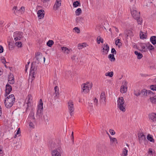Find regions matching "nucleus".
<instances>
[{
  "instance_id": "f257e3e1",
  "label": "nucleus",
  "mask_w": 156,
  "mask_h": 156,
  "mask_svg": "<svg viewBox=\"0 0 156 156\" xmlns=\"http://www.w3.org/2000/svg\"><path fill=\"white\" fill-rule=\"evenodd\" d=\"M15 101V98L13 94L8 96L5 100L4 104L6 107L10 108L13 105Z\"/></svg>"
},
{
  "instance_id": "f03ea898",
  "label": "nucleus",
  "mask_w": 156,
  "mask_h": 156,
  "mask_svg": "<svg viewBox=\"0 0 156 156\" xmlns=\"http://www.w3.org/2000/svg\"><path fill=\"white\" fill-rule=\"evenodd\" d=\"M117 107L119 110L124 112L126 111V104L123 97L118 98L117 101Z\"/></svg>"
},
{
  "instance_id": "7ed1b4c3",
  "label": "nucleus",
  "mask_w": 156,
  "mask_h": 156,
  "mask_svg": "<svg viewBox=\"0 0 156 156\" xmlns=\"http://www.w3.org/2000/svg\"><path fill=\"white\" fill-rule=\"evenodd\" d=\"M43 103L41 99L40 100V104L38 105V109L36 115V117L37 119H39L42 116L43 114Z\"/></svg>"
},
{
  "instance_id": "20e7f679",
  "label": "nucleus",
  "mask_w": 156,
  "mask_h": 156,
  "mask_svg": "<svg viewBox=\"0 0 156 156\" xmlns=\"http://www.w3.org/2000/svg\"><path fill=\"white\" fill-rule=\"evenodd\" d=\"M23 33L22 32L16 31L14 32L13 34L14 40L15 41L20 40L23 37Z\"/></svg>"
},
{
  "instance_id": "39448f33",
  "label": "nucleus",
  "mask_w": 156,
  "mask_h": 156,
  "mask_svg": "<svg viewBox=\"0 0 156 156\" xmlns=\"http://www.w3.org/2000/svg\"><path fill=\"white\" fill-rule=\"evenodd\" d=\"M138 140L139 143L141 144L144 143L145 144L147 142L145 136L143 133H140L138 134Z\"/></svg>"
},
{
  "instance_id": "423d86ee",
  "label": "nucleus",
  "mask_w": 156,
  "mask_h": 156,
  "mask_svg": "<svg viewBox=\"0 0 156 156\" xmlns=\"http://www.w3.org/2000/svg\"><path fill=\"white\" fill-rule=\"evenodd\" d=\"M67 105L69 112L70 115H72L75 109L74 103L72 101L70 100L68 102Z\"/></svg>"
},
{
  "instance_id": "0eeeda50",
  "label": "nucleus",
  "mask_w": 156,
  "mask_h": 156,
  "mask_svg": "<svg viewBox=\"0 0 156 156\" xmlns=\"http://www.w3.org/2000/svg\"><path fill=\"white\" fill-rule=\"evenodd\" d=\"M100 102L102 104L105 105L106 103V97L104 92H102L101 94Z\"/></svg>"
},
{
  "instance_id": "6e6552de",
  "label": "nucleus",
  "mask_w": 156,
  "mask_h": 156,
  "mask_svg": "<svg viewBox=\"0 0 156 156\" xmlns=\"http://www.w3.org/2000/svg\"><path fill=\"white\" fill-rule=\"evenodd\" d=\"M62 149L61 148H58L53 150L52 151V156H61Z\"/></svg>"
},
{
  "instance_id": "1a4fd4ad",
  "label": "nucleus",
  "mask_w": 156,
  "mask_h": 156,
  "mask_svg": "<svg viewBox=\"0 0 156 156\" xmlns=\"http://www.w3.org/2000/svg\"><path fill=\"white\" fill-rule=\"evenodd\" d=\"M97 148L100 152H105L107 151V147L104 144H98L97 146Z\"/></svg>"
},
{
  "instance_id": "9d476101",
  "label": "nucleus",
  "mask_w": 156,
  "mask_h": 156,
  "mask_svg": "<svg viewBox=\"0 0 156 156\" xmlns=\"http://www.w3.org/2000/svg\"><path fill=\"white\" fill-rule=\"evenodd\" d=\"M102 48L101 50L103 55H106L108 52L109 50V46L107 44H104L103 46H102Z\"/></svg>"
},
{
  "instance_id": "9b49d317",
  "label": "nucleus",
  "mask_w": 156,
  "mask_h": 156,
  "mask_svg": "<svg viewBox=\"0 0 156 156\" xmlns=\"http://www.w3.org/2000/svg\"><path fill=\"white\" fill-rule=\"evenodd\" d=\"M62 1L61 0H56L55 4L53 7V9L56 11L61 6Z\"/></svg>"
},
{
  "instance_id": "f8f14e48",
  "label": "nucleus",
  "mask_w": 156,
  "mask_h": 156,
  "mask_svg": "<svg viewBox=\"0 0 156 156\" xmlns=\"http://www.w3.org/2000/svg\"><path fill=\"white\" fill-rule=\"evenodd\" d=\"M131 13L134 19L138 20V19L139 18V16H140L139 13L136 10H133L132 11H131Z\"/></svg>"
},
{
  "instance_id": "ddd939ff",
  "label": "nucleus",
  "mask_w": 156,
  "mask_h": 156,
  "mask_svg": "<svg viewBox=\"0 0 156 156\" xmlns=\"http://www.w3.org/2000/svg\"><path fill=\"white\" fill-rule=\"evenodd\" d=\"M32 96L30 94H29L27 96V97L26 98L25 102L26 103V104H27V109L28 108V107H29L30 106V104L31 102L32 101Z\"/></svg>"
},
{
  "instance_id": "4468645a",
  "label": "nucleus",
  "mask_w": 156,
  "mask_h": 156,
  "mask_svg": "<svg viewBox=\"0 0 156 156\" xmlns=\"http://www.w3.org/2000/svg\"><path fill=\"white\" fill-rule=\"evenodd\" d=\"M12 90V88L11 86L9 85V84H7L6 85V89H5V96H7L8 95L11 91Z\"/></svg>"
},
{
  "instance_id": "2eb2a0df",
  "label": "nucleus",
  "mask_w": 156,
  "mask_h": 156,
  "mask_svg": "<svg viewBox=\"0 0 156 156\" xmlns=\"http://www.w3.org/2000/svg\"><path fill=\"white\" fill-rule=\"evenodd\" d=\"M35 56L38 63L39 62L40 59H42L43 58V56L42 55V54L39 52H37V54H35Z\"/></svg>"
},
{
  "instance_id": "dca6fc26",
  "label": "nucleus",
  "mask_w": 156,
  "mask_h": 156,
  "mask_svg": "<svg viewBox=\"0 0 156 156\" xmlns=\"http://www.w3.org/2000/svg\"><path fill=\"white\" fill-rule=\"evenodd\" d=\"M44 11L43 10H40L38 11L37 12L38 16L39 19L43 18L44 16Z\"/></svg>"
},
{
  "instance_id": "f3484780",
  "label": "nucleus",
  "mask_w": 156,
  "mask_h": 156,
  "mask_svg": "<svg viewBox=\"0 0 156 156\" xmlns=\"http://www.w3.org/2000/svg\"><path fill=\"white\" fill-rule=\"evenodd\" d=\"M62 51L64 54H68L70 52V50L66 47H62L61 48Z\"/></svg>"
},
{
  "instance_id": "a211bd4d",
  "label": "nucleus",
  "mask_w": 156,
  "mask_h": 156,
  "mask_svg": "<svg viewBox=\"0 0 156 156\" xmlns=\"http://www.w3.org/2000/svg\"><path fill=\"white\" fill-rule=\"evenodd\" d=\"M140 37L141 39H146L147 37V33L140 31Z\"/></svg>"
},
{
  "instance_id": "6ab92c4d",
  "label": "nucleus",
  "mask_w": 156,
  "mask_h": 156,
  "mask_svg": "<svg viewBox=\"0 0 156 156\" xmlns=\"http://www.w3.org/2000/svg\"><path fill=\"white\" fill-rule=\"evenodd\" d=\"M150 119L152 120L153 121H156V113H152L149 115Z\"/></svg>"
},
{
  "instance_id": "aec40b11",
  "label": "nucleus",
  "mask_w": 156,
  "mask_h": 156,
  "mask_svg": "<svg viewBox=\"0 0 156 156\" xmlns=\"http://www.w3.org/2000/svg\"><path fill=\"white\" fill-rule=\"evenodd\" d=\"M82 86H83V88L88 87L91 88L92 87V84L91 83L88 82L83 84L82 85Z\"/></svg>"
},
{
  "instance_id": "412c9836",
  "label": "nucleus",
  "mask_w": 156,
  "mask_h": 156,
  "mask_svg": "<svg viewBox=\"0 0 156 156\" xmlns=\"http://www.w3.org/2000/svg\"><path fill=\"white\" fill-rule=\"evenodd\" d=\"M147 94V91L146 89H143L141 91H140V95L141 97L146 96Z\"/></svg>"
},
{
  "instance_id": "4be33fe9",
  "label": "nucleus",
  "mask_w": 156,
  "mask_h": 156,
  "mask_svg": "<svg viewBox=\"0 0 156 156\" xmlns=\"http://www.w3.org/2000/svg\"><path fill=\"white\" fill-rule=\"evenodd\" d=\"M8 79V81L9 83L13 84L14 83V78L13 75H10Z\"/></svg>"
},
{
  "instance_id": "5701e85b",
  "label": "nucleus",
  "mask_w": 156,
  "mask_h": 156,
  "mask_svg": "<svg viewBox=\"0 0 156 156\" xmlns=\"http://www.w3.org/2000/svg\"><path fill=\"white\" fill-rule=\"evenodd\" d=\"M33 63H32L31 64V66L30 70V75L31 74L32 76H34V73L35 67L34 66H33Z\"/></svg>"
},
{
  "instance_id": "b1692460",
  "label": "nucleus",
  "mask_w": 156,
  "mask_h": 156,
  "mask_svg": "<svg viewBox=\"0 0 156 156\" xmlns=\"http://www.w3.org/2000/svg\"><path fill=\"white\" fill-rule=\"evenodd\" d=\"M127 90V87L126 86H122L121 87L120 91L122 93H126Z\"/></svg>"
},
{
  "instance_id": "393cba45",
  "label": "nucleus",
  "mask_w": 156,
  "mask_h": 156,
  "mask_svg": "<svg viewBox=\"0 0 156 156\" xmlns=\"http://www.w3.org/2000/svg\"><path fill=\"white\" fill-rule=\"evenodd\" d=\"M82 89L83 90L82 92H83L84 94L87 93L91 89V88L88 87L83 88V86H82Z\"/></svg>"
},
{
  "instance_id": "a878e982",
  "label": "nucleus",
  "mask_w": 156,
  "mask_h": 156,
  "mask_svg": "<svg viewBox=\"0 0 156 156\" xmlns=\"http://www.w3.org/2000/svg\"><path fill=\"white\" fill-rule=\"evenodd\" d=\"M150 41L154 45L156 44V37L155 36L151 37L150 38Z\"/></svg>"
},
{
  "instance_id": "bb28decb",
  "label": "nucleus",
  "mask_w": 156,
  "mask_h": 156,
  "mask_svg": "<svg viewBox=\"0 0 156 156\" xmlns=\"http://www.w3.org/2000/svg\"><path fill=\"white\" fill-rule=\"evenodd\" d=\"M55 91V97H58L59 95V89L57 86H56L54 88Z\"/></svg>"
},
{
  "instance_id": "cd10ccee",
  "label": "nucleus",
  "mask_w": 156,
  "mask_h": 156,
  "mask_svg": "<svg viewBox=\"0 0 156 156\" xmlns=\"http://www.w3.org/2000/svg\"><path fill=\"white\" fill-rule=\"evenodd\" d=\"M97 42L98 44H100V43H103L104 40L103 38H101L100 36H98L97 38Z\"/></svg>"
},
{
  "instance_id": "c85d7f7f",
  "label": "nucleus",
  "mask_w": 156,
  "mask_h": 156,
  "mask_svg": "<svg viewBox=\"0 0 156 156\" xmlns=\"http://www.w3.org/2000/svg\"><path fill=\"white\" fill-rule=\"evenodd\" d=\"M108 58L110 61L114 62L115 60V58L114 57V55L113 54H110L108 55Z\"/></svg>"
},
{
  "instance_id": "c756f323",
  "label": "nucleus",
  "mask_w": 156,
  "mask_h": 156,
  "mask_svg": "<svg viewBox=\"0 0 156 156\" xmlns=\"http://www.w3.org/2000/svg\"><path fill=\"white\" fill-rule=\"evenodd\" d=\"M140 46L142 49V50L143 51H145L147 49L146 45L145 44H140Z\"/></svg>"
},
{
  "instance_id": "7c9ffc66",
  "label": "nucleus",
  "mask_w": 156,
  "mask_h": 156,
  "mask_svg": "<svg viewBox=\"0 0 156 156\" xmlns=\"http://www.w3.org/2000/svg\"><path fill=\"white\" fill-rule=\"evenodd\" d=\"M135 54L137 56V58L138 59H141L143 56L138 51H135L134 52Z\"/></svg>"
},
{
  "instance_id": "2f4dec72",
  "label": "nucleus",
  "mask_w": 156,
  "mask_h": 156,
  "mask_svg": "<svg viewBox=\"0 0 156 156\" xmlns=\"http://www.w3.org/2000/svg\"><path fill=\"white\" fill-rule=\"evenodd\" d=\"M147 139L150 141V142H154V140L153 139L152 136H151L150 134H149L147 136Z\"/></svg>"
},
{
  "instance_id": "473e14b6",
  "label": "nucleus",
  "mask_w": 156,
  "mask_h": 156,
  "mask_svg": "<svg viewBox=\"0 0 156 156\" xmlns=\"http://www.w3.org/2000/svg\"><path fill=\"white\" fill-rule=\"evenodd\" d=\"M54 44V41L52 40H49L47 43V45L48 47H51Z\"/></svg>"
},
{
  "instance_id": "72a5a7b5",
  "label": "nucleus",
  "mask_w": 156,
  "mask_h": 156,
  "mask_svg": "<svg viewBox=\"0 0 156 156\" xmlns=\"http://www.w3.org/2000/svg\"><path fill=\"white\" fill-rule=\"evenodd\" d=\"M34 114V112L31 111L29 115V118L34 120L35 119Z\"/></svg>"
},
{
  "instance_id": "f704fd0d",
  "label": "nucleus",
  "mask_w": 156,
  "mask_h": 156,
  "mask_svg": "<svg viewBox=\"0 0 156 156\" xmlns=\"http://www.w3.org/2000/svg\"><path fill=\"white\" fill-rule=\"evenodd\" d=\"M71 59L73 61L76 62H78L79 61L78 58V57H76V56L75 55H73L71 57Z\"/></svg>"
},
{
  "instance_id": "c9c22d12",
  "label": "nucleus",
  "mask_w": 156,
  "mask_h": 156,
  "mask_svg": "<svg viewBox=\"0 0 156 156\" xmlns=\"http://www.w3.org/2000/svg\"><path fill=\"white\" fill-rule=\"evenodd\" d=\"M114 73L113 72H108L105 73V76H108L110 77H112Z\"/></svg>"
},
{
  "instance_id": "e433bc0d",
  "label": "nucleus",
  "mask_w": 156,
  "mask_h": 156,
  "mask_svg": "<svg viewBox=\"0 0 156 156\" xmlns=\"http://www.w3.org/2000/svg\"><path fill=\"white\" fill-rule=\"evenodd\" d=\"M82 10L80 8L77 9L75 11V13L76 15L79 16L82 13Z\"/></svg>"
},
{
  "instance_id": "4c0bfd02",
  "label": "nucleus",
  "mask_w": 156,
  "mask_h": 156,
  "mask_svg": "<svg viewBox=\"0 0 156 156\" xmlns=\"http://www.w3.org/2000/svg\"><path fill=\"white\" fill-rule=\"evenodd\" d=\"M86 44L83 43L82 44H79L78 45V48L79 49H81L85 47L86 46Z\"/></svg>"
},
{
  "instance_id": "58836bf2",
  "label": "nucleus",
  "mask_w": 156,
  "mask_h": 156,
  "mask_svg": "<svg viewBox=\"0 0 156 156\" xmlns=\"http://www.w3.org/2000/svg\"><path fill=\"white\" fill-rule=\"evenodd\" d=\"M147 48H148L149 50L152 51L154 49V47L151 44H149L147 45Z\"/></svg>"
},
{
  "instance_id": "ea45409f",
  "label": "nucleus",
  "mask_w": 156,
  "mask_h": 156,
  "mask_svg": "<svg viewBox=\"0 0 156 156\" xmlns=\"http://www.w3.org/2000/svg\"><path fill=\"white\" fill-rule=\"evenodd\" d=\"M134 94L136 96H138L140 95V90H134Z\"/></svg>"
},
{
  "instance_id": "a19ab883",
  "label": "nucleus",
  "mask_w": 156,
  "mask_h": 156,
  "mask_svg": "<svg viewBox=\"0 0 156 156\" xmlns=\"http://www.w3.org/2000/svg\"><path fill=\"white\" fill-rule=\"evenodd\" d=\"M80 4V3L78 1H75L73 3V5L74 7H76Z\"/></svg>"
},
{
  "instance_id": "79ce46f5",
  "label": "nucleus",
  "mask_w": 156,
  "mask_h": 156,
  "mask_svg": "<svg viewBox=\"0 0 156 156\" xmlns=\"http://www.w3.org/2000/svg\"><path fill=\"white\" fill-rule=\"evenodd\" d=\"M128 150L126 149L125 147L124 148L122 151V156H126L127 155Z\"/></svg>"
},
{
  "instance_id": "37998d69",
  "label": "nucleus",
  "mask_w": 156,
  "mask_h": 156,
  "mask_svg": "<svg viewBox=\"0 0 156 156\" xmlns=\"http://www.w3.org/2000/svg\"><path fill=\"white\" fill-rule=\"evenodd\" d=\"M150 100L151 101L154 103L156 102V96H154L153 97H151Z\"/></svg>"
},
{
  "instance_id": "c03bdc74",
  "label": "nucleus",
  "mask_w": 156,
  "mask_h": 156,
  "mask_svg": "<svg viewBox=\"0 0 156 156\" xmlns=\"http://www.w3.org/2000/svg\"><path fill=\"white\" fill-rule=\"evenodd\" d=\"M15 45L18 47H22V44L21 42H17L15 43Z\"/></svg>"
},
{
  "instance_id": "a18cd8bd",
  "label": "nucleus",
  "mask_w": 156,
  "mask_h": 156,
  "mask_svg": "<svg viewBox=\"0 0 156 156\" xmlns=\"http://www.w3.org/2000/svg\"><path fill=\"white\" fill-rule=\"evenodd\" d=\"M109 137L111 141H112L113 142L116 141V143H117V140L115 138L112 137L111 136H109Z\"/></svg>"
},
{
  "instance_id": "49530a36",
  "label": "nucleus",
  "mask_w": 156,
  "mask_h": 156,
  "mask_svg": "<svg viewBox=\"0 0 156 156\" xmlns=\"http://www.w3.org/2000/svg\"><path fill=\"white\" fill-rule=\"evenodd\" d=\"M93 101L94 104L96 106H97L98 104V100L96 98H94L93 99Z\"/></svg>"
},
{
  "instance_id": "de8ad7c7",
  "label": "nucleus",
  "mask_w": 156,
  "mask_h": 156,
  "mask_svg": "<svg viewBox=\"0 0 156 156\" xmlns=\"http://www.w3.org/2000/svg\"><path fill=\"white\" fill-rule=\"evenodd\" d=\"M120 40L119 39H117V40H116L115 41V44L116 45H118V44H121L119 45V46L120 45H121V43L120 42Z\"/></svg>"
},
{
  "instance_id": "09e8293b",
  "label": "nucleus",
  "mask_w": 156,
  "mask_h": 156,
  "mask_svg": "<svg viewBox=\"0 0 156 156\" xmlns=\"http://www.w3.org/2000/svg\"><path fill=\"white\" fill-rule=\"evenodd\" d=\"M151 89L153 90L156 91V85H151L150 87Z\"/></svg>"
},
{
  "instance_id": "8fccbe9b",
  "label": "nucleus",
  "mask_w": 156,
  "mask_h": 156,
  "mask_svg": "<svg viewBox=\"0 0 156 156\" xmlns=\"http://www.w3.org/2000/svg\"><path fill=\"white\" fill-rule=\"evenodd\" d=\"M73 30H75V31L77 33H79L80 32V29L79 28L77 27H75L74 29Z\"/></svg>"
},
{
  "instance_id": "3c124183",
  "label": "nucleus",
  "mask_w": 156,
  "mask_h": 156,
  "mask_svg": "<svg viewBox=\"0 0 156 156\" xmlns=\"http://www.w3.org/2000/svg\"><path fill=\"white\" fill-rule=\"evenodd\" d=\"M127 34H128L127 36H128L129 35V36L132 35L133 34L132 32L130 30H128L127 31Z\"/></svg>"
},
{
  "instance_id": "603ef678",
  "label": "nucleus",
  "mask_w": 156,
  "mask_h": 156,
  "mask_svg": "<svg viewBox=\"0 0 156 156\" xmlns=\"http://www.w3.org/2000/svg\"><path fill=\"white\" fill-rule=\"evenodd\" d=\"M111 53L114 54H116V51L114 48H112L111 49Z\"/></svg>"
},
{
  "instance_id": "864d4df0",
  "label": "nucleus",
  "mask_w": 156,
  "mask_h": 156,
  "mask_svg": "<svg viewBox=\"0 0 156 156\" xmlns=\"http://www.w3.org/2000/svg\"><path fill=\"white\" fill-rule=\"evenodd\" d=\"M29 126L30 127L34 128V124L31 122H30L29 124Z\"/></svg>"
},
{
  "instance_id": "5fc2aeb1",
  "label": "nucleus",
  "mask_w": 156,
  "mask_h": 156,
  "mask_svg": "<svg viewBox=\"0 0 156 156\" xmlns=\"http://www.w3.org/2000/svg\"><path fill=\"white\" fill-rule=\"evenodd\" d=\"M1 61L4 64H5V62H6V61L5 59L3 57H2L1 58Z\"/></svg>"
},
{
  "instance_id": "6e6d98bb",
  "label": "nucleus",
  "mask_w": 156,
  "mask_h": 156,
  "mask_svg": "<svg viewBox=\"0 0 156 156\" xmlns=\"http://www.w3.org/2000/svg\"><path fill=\"white\" fill-rule=\"evenodd\" d=\"M137 20V22L138 24H141L142 23V20H141L140 19V16H139V18L138 19V20Z\"/></svg>"
},
{
  "instance_id": "4d7b16f0",
  "label": "nucleus",
  "mask_w": 156,
  "mask_h": 156,
  "mask_svg": "<svg viewBox=\"0 0 156 156\" xmlns=\"http://www.w3.org/2000/svg\"><path fill=\"white\" fill-rule=\"evenodd\" d=\"M109 132L112 135H114L115 133V132L113 130L110 129Z\"/></svg>"
},
{
  "instance_id": "13d9d810",
  "label": "nucleus",
  "mask_w": 156,
  "mask_h": 156,
  "mask_svg": "<svg viewBox=\"0 0 156 156\" xmlns=\"http://www.w3.org/2000/svg\"><path fill=\"white\" fill-rule=\"evenodd\" d=\"M3 151H2V147L1 146H0V156L3 154Z\"/></svg>"
},
{
  "instance_id": "bf43d9fd",
  "label": "nucleus",
  "mask_w": 156,
  "mask_h": 156,
  "mask_svg": "<svg viewBox=\"0 0 156 156\" xmlns=\"http://www.w3.org/2000/svg\"><path fill=\"white\" fill-rule=\"evenodd\" d=\"M81 20V18L80 17H77L76 19V23H78Z\"/></svg>"
},
{
  "instance_id": "052dcab7",
  "label": "nucleus",
  "mask_w": 156,
  "mask_h": 156,
  "mask_svg": "<svg viewBox=\"0 0 156 156\" xmlns=\"http://www.w3.org/2000/svg\"><path fill=\"white\" fill-rule=\"evenodd\" d=\"M3 51V47L0 45V53H2Z\"/></svg>"
},
{
  "instance_id": "680f3d73",
  "label": "nucleus",
  "mask_w": 156,
  "mask_h": 156,
  "mask_svg": "<svg viewBox=\"0 0 156 156\" xmlns=\"http://www.w3.org/2000/svg\"><path fill=\"white\" fill-rule=\"evenodd\" d=\"M148 153L149 154H152V149L151 148H150L149 150Z\"/></svg>"
},
{
  "instance_id": "e2e57ef3",
  "label": "nucleus",
  "mask_w": 156,
  "mask_h": 156,
  "mask_svg": "<svg viewBox=\"0 0 156 156\" xmlns=\"http://www.w3.org/2000/svg\"><path fill=\"white\" fill-rule=\"evenodd\" d=\"M20 128H19L18 129L16 133V134H18L20 133Z\"/></svg>"
},
{
  "instance_id": "0e129e2a",
  "label": "nucleus",
  "mask_w": 156,
  "mask_h": 156,
  "mask_svg": "<svg viewBox=\"0 0 156 156\" xmlns=\"http://www.w3.org/2000/svg\"><path fill=\"white\" fill-rule=\"evenodd\" d=\"M50 0H41V2L43 3L48 2Z\"/></svg>"
},
{
  "instance_id": "69168bd1",
  "label": "nucleus",
  "mask_w": 156,
  "mask_h": 156,
  "mask_svg": "<svg viewBox=\"0 0 156 156\" xmlns=\"http://www.w3.org/2000/svg\"><path fill=\"white\" fill-rule=\"evenodd\" d=\"M147 91V94H152V92L150 90H148Z\"/></svg>"
},
{
  "instance_id": "338daca9",
  "label": "nucleus",
  "mask_w": 156,
  "mask_h": 156,
  "mask_svg": "<svg viewBox=\"0 0 156 156\" xmlns=\"http://www.w3.org/2000/svg\"><path fill=\"white\" fill-rule=\"evenodd\" d=\"M55 145V144L54 143H52L51 144V148H53L55 146H54V145Z\"/></svg>"
},
{
  "instance_id": "774afa93",
  "label": "nucleus",
  "mask_w": 156,
  "mask_h": 156,
  "mask_svg": "<svg viewBox=\"0 0 156 156\" xmlns=\"http://www.w3.org/2000/svg\"><path fill=\"white\" fill-rule=\"evenodd\" d=\"M114 27L115 29V30L117 32H119V30L118 29L116 28V27Z\"/></svg>"
}]
</instances>
